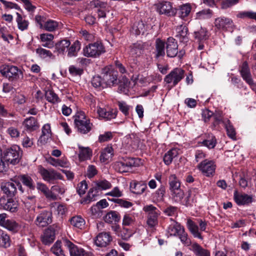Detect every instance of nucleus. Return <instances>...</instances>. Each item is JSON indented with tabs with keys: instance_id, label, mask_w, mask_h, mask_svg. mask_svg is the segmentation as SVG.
I'll return each mask as SVG.
<instances>
[{
	"instance_id": "1",
	"label": "nucleus",
	"mask_w": 256,
	"mask_h": 256,
	"mask_svg": "<svg viewBox=\"0 0 256 256\" xmlns=\"http://www.w3.org/2000/svg\"><path fill=\"white\" fill-rule=\"evenodd\" d=\"M22 156V152L20 148L16 145L7 148L4 152L2 157L0 158V172L6 171L8 164L13 165L18 164Z\"/></svg>"
},
{
	"instance_id": "2",
	"label": "nucleus",
	"mask_w": 256,
	"mask_h": 256,
	"mask_svg": "<svg viewBox=\"0 0 256 256\" xmlns=\"http://www.w3.org/2000/svg\"><path fill=\"white\" fill-rule=\"evenodd\" d=\"M103 84L106 87L116 86L119 81L118 79V72L112 66H108L102 70Z\"/></svg>"
},
{
	"instance_id": "3",
	"label": "nucleus",
	"mask_w": 256,
	"mask_h": 256,
	"mask_svg": "<svg viewBox=\"0 0 256 256\" xmlns=\"http://www.w3.org/2000/svg\"><path fill=\"white\" fill-rule=\"evenodd\" d=\"M74 124L78 132L82 134H87L92 129V124L86 118L83 112L78 113L74 116Z\"/></svg>"
},
{
	"instance_id": "4",
	"label": "nucleus",
	"mask_w": 256,
	"mask_h": 256,
	"mask_svg": "<svg viewBox=\"0 0 256 256\" xmlns=\"http://www.w3.org/2000/svg\"><path fill=\"white\" fill-rule=\"evenodd\" d=\"M83 51L85 56L92 58L98 57L106 52L104 46L100 42L88 44Z\"/></svg>"
},
{
	"instance_id": "5",
	"label": "nucleus",
	"mask_w": 256,
	"mask_h": 256,
	"mask_svg": "<svg viewBox=\"0 0 256 256\" xmlns=\"http://www.w3.org/2000/svg\"><path fill=\"white\" fill-rule=\"evenodd\" d=\"M143 210L148 214L147 224L153 228L158 224V218L160 215L159 210L152 204L146 205L143 208Z\"/></svg>"
},
{
	"instance_id": "6",
	"label": "nucleus",
	"mask_w": 256,
	"mask_h": 256,
	"mask_svg": "<svg viewBox=\"0 0 256 256\" xmlns=\"http://www.w3.org/2000/svg\"><path fill=\"white\" fill-rule=\"evenodd\" d=\"M239 72L242 79L256 93V84L254 82L248 64L246 61L244 62L240 66Z\"/></svg>"
},
{
	"instance_id": "7",
	"label": "nucleus",
	"mask_w": 256,
	"mask_h": 256,
	"mask_svg": "<svg viewBox=\"0 0 256 256\" xmlns=\"http://www.w3.org/2000/svg\"><path fill=\"white\" fill-rule=\"evenodd\" d=\"M38 172L42 179L50 184H54V180L62 178V176L60 173L52 168L46 169L40 166L38 168Z\"/></svg>"
},
{
	"instance_id": "8",
	"label": "nucleus",
	"mask_w": 256,
	"mask_h": 256,
	"mask_svg": "<svg viewBox=\"0 0 256 256\" xmlns=\"http://www.w3.org/2000/svg\"><path fill=\"white\" fill-rule=\"evenodd\" d=\"M1 74L9 80H13L22 76V74L16 66L11 65H3L0 67Z\"/></svg>"
},
{
	"instance_id": "9",
	"label": "nucleus",
	"mask_w": 256,
	"mask_h": 256,
	"mask_svg": "<svg viewBox=\"0 0 256 256\" xmlns=\"http://www.w3.org/2000/svg\"><path fill=\"white\" fill-rule=\"evenodd\" d=\"M184 71L180 68H174L166 75L164 80L167 84H172V86H176L184 78Z\"/></svg>"
},
{
	"instance_id": "10",
	"label": "nucleus",
	"mask_w": 256,
	"mask_h": 256,
	"mask_svg": "<svg viewBox=\"0 0 256 256\" xmlns=\"http://www.w3.org/2000/svg\"><path fill=\"white\" fill-rule=\"evenodd\" d=\"M216 167V164L212 160L207 159L202 160L197 166L198 168L206 176H214Z\"/></svg>"
},
{
	"instance_id": "11",
	"label": "nucleus",
	"mask_w": 256,
	"mask_h": 256,
	"mask_svg": "<svg viewBox=\"0 0 256 256\" xmlns=\"http://www.w3.org/2000/svg\"><path fill=\"white\" fill-rule=\"evenodd\" d=\"M64 242L69 250L70 256H94L92 252L79 248L68 240H64Z\"/></svg>"
},
{
	"instance_id": "12",
	"label": "nucleus",
	"mask_w": 256,
	"mask_h": 256,
	"mask_svg": "<svg viewBox=\"0 0 256 256\" xmlns=\"http://www.w3.org/2000/svg\"><path fill=\"white\" fill-rule=\"evenodd\" d=\"M52 222V213L48 211H43L37 216L35 220V224L39 227H45Z\"/></svg>"
},
{
	"instance_id": "13",
	"label": "nucleus",
	"mask_w": 256,
	"mask_h": 256,
	"mask_svg": "<svg viewBox=\"0 0 256 256\" xmlns=\"http://www.w3.org/2000/svg\"><path fill=\"white\" fill-rule=\"evenodd\" d=\"M178 44L176 40L173 38L170 37L166 42V50L168 56L174 58L178 54Z\"/></svg>"
},
{
	"instance_id": "14",
	"label": "nucleus",
	"mask_w": 256,
	"mask_h": 256,
	"mask_svg": "<svg viewBox=\"0 0 256 256\" xmlns=\"http://www.w3.org/2000/svg\"><path fill=\"white\" fill-rule=\"evenodd\" d=\"M112 240L110 234L103 232L99 234L95 239L96 244L100 247H106L108 246Z\"/></svg>"
},
{
	"instance_id": "15",
	"label": "nucleus",
	"mask_w": 256,
	"mask_h": 256,
	"mask_svg": "<svg viewBox=\"0 0 256 256\" xmlns=\"http://www.w3.org/2000/svg\"><path fill=\"white\" fill-rule=\"evenodd\" d=\"M158 12L160 14H164L169 16H173L175 12L172 8L170 2H163L156 4Z\"/></svg>"
},
{
	"instance_id": "16",
	"label": "nucleus",
	"mask_w": 256,
	"mask_h": 256,
	"mask_svg": "<svg viewBox=\"0 0 256 256\" xmlns=\"http://www.w3.org/2000/svg\"><path fill=\"white\" fill-rule=\"evenodd\" d=\"M234 199L238 205L248 204L252 202V196L246 194H240L236 191L234 193Z\"/></svg>"
},
{
	"instance_id": "17",
	"label": "nucleus",
	"mask_w": 256,
	"mask_h": 256,
	"mask_svg": "<svg viewBox=\"0 0 256 256\" xmlns=\"http://www.w3.org/2000/svg\"><path fill=\"white\" fill-rule=\"evenodd\" d=\"M176 37L181 42L186 43L188 42V28L186 26L180 24L177 26Z\"/></svg>"
},
{
	"instance_id": "18",
	"label": "nucleus",
	"mask_w": 256,
	"mask_h": 256,
	"mask_svg": "<svg viewBox=\"0 0 256 256\" xmlns=\"http://www.w3.org/2000/svg\"><path fill=\"white\" fill-rule=\"evenodd\" d=\"M232 24V20L228 18L220 17L216 19L215 26L219 30H226Z\"/></svg>"
},
{
	"instance_id": "19",
	"label": "nucleus",
	"mask_w": 256,
	"mask_h": 256,
	"mask_svg": "<svg viewBox=\"0 0 256 256\" xmlns=\"http://www.w3.org/2000/svg\"><path fill=\"white\" fill-rule=\"evenodd\" d=\"M146 188V184L142 182L133 181L130 184V190L137 194H143Z\"/></svg>"
},
{
	"instance_id": "20",
	"label": "nucleus",
	"mask_w": 256,
	"mask_h": 256,
	"mask_svg": "<svg viewBox=\"0 0 256 256\" xmlns=\"http://www.w3.org/2000/svg\"><path fill=\"white\" fill-rule=\"evenodd\" d=\"M1 188L3 192L9 197L14 196L17 192L15 184L12 182L2 183Z\"/></svg>"
},
{
	"instance_id": "21",
	"label": "nucleus",
	"mask_w": 256,
	"mask_h": 256,
	"mask_svg": "<svg viewBox=\"0 0 256 256\" xmlns=\"http://www.w3.org/2000/svg\"><path fill=\"white\" fill-rule=\"evenodd\" d=\"M36 188L44 194L48 199L52 200H56V196L50 191L45 184L38 182L37 184Z\"/></svg>"
},
{
	"instance_id": "22",
	"label": "nucleus",
	"mask_w": 256,
	"mask_h": 256,
	"mask_svg": "<svg viewBox=\"0 0 256 256\" xmlns=\"http://www.w3.org/2000/svg\"><path fill=\"white\" fill-rule=\"evenodd\" d=\"M54 238V231L52 229L50 228L46 230L42 238L43 244L46 245H48L52 243Z\"/></svg>"
},
{
	"instance_id": "23",
	"label": "nucleus",
	"mask_w": 256,
	"mask_h": 256,
	"mask_svg": "<svg viewBox=\"0 0 256 256\" xmlns=\"http://www.w3.org/2000/svg\"><path fill=\"white\" fill-rule=\"evenodd\" d=\"M184 228L176 222H173L168 227V233L170 236H177L180 232L182 231Z\"/></svg>"
},
{
	"instance_id": "24",
	"label": "nucleus",
	"mask_w": 256,
	"mask_h": 256,
	"mask_svg": "<svg viewBox=\"0 0 256 256\" xmlns=\"http://www.w3.org/2000/svg\"><path fill=\"white\" fill-rule=\"evenodd\" d=\"M51 136L50 126L47 124H44L42 128V134L40 136L38 142L42 144L46 142L47 140Z\"/></svg>"
},
{
	"instance_id": "25",
	"label": "nucleus",
	"mask_w": 256,
	"mask_h": 256,
	"mask_svg": "<svg viewBox=\"0 0 256 256\" xmlns=\"http://www.w3.org/2000/svg\"><path fill=\"white\" fill-rule=\"evenodd\" d=\"M191 250H192L196 256H210V252L196 243L192 245Z\"/></svg>"
},
{
	"instance_id": "26",
	"label": "nucleus",
	"mask_w": 256,
	"mask_h": 256,
	"mask_svg": "<svg viewBox=\"0 0 256 256\" xmlns=\"http://www.w3.org/2000/svg\"><path fill=\"white\" fill-rule=\"evenodd\" d=\"M23 125L28 130L34 131L38 128V124L36 118L34 117H30L24 120Z\"/></svg>"
},
{
	"instance_id": "27",
	"label": "nucleus",
	"mask_w": 256,
	"mask_h": 256,
	"mask_svg": "<svg viewBox=\"0 0 256 256\" xmlns=\"http://www.w3.org/2000/svg\"><path fill=\"white\" fill-rule=\"evenodd\" d=\"M178 154V150L173 148L168 150L164 156L163 160L166 165L170 164L173 159L177 157Z\"/></svg>"
},
{
	"instance_id": "28",
	"label": "nucleus",
	"mask_w": 256,
	"mask_h": 256,
	"mask_svg": "<svg viewBox=\"0 0 256 256\" xmlns=\"http://www.w3.org/2000/svg\"><path fill=\"white\" fill-rule=\"evenodd\" d=\"M17 17L16 22L18 24V27L19 30L22 31L26 30L28 28L29 22L26 20L24 18L22 17L20 14L18 12L16 13Z\"/></svg>"
},
{
	"instance_id": "29",
	"label": "nucleus",
	"mask_w": 256,
	"mask_h": 256,
	"mask_svg": "<svg viewBox=\"0 0 256 256\" xmlns=\"http://www.w3.org/2000/svg\"><path fill=\"white\" fill-rule=\"evenodd\" d=\"M188 228L193 236L200 240L202 239L200 233L198 232V226L192 220H188L187 222Z\"/></svg>"
},
{
	"instance_id": "30",
	"label": "nucleus",
	"mask_w": 256,
	"mask_h": 256,
	"mask_svg": "<svg viewBox=\"0 0 256 256\" xmlns=\"http://www.w3.org/2000/svg\"><path fill=\"white\" fill-rule=\"evenodd\" d=\"M164 42L160 40L157 39L156 42V58H158L160 56H163L165 54L164 52Z\"/></svg>"
},
{
	"instance_id": "31",
	"label": "nucleus",
	"mask_w": 256,
	"mask_h": 256,
	"mask_svg": "<svg viewBox=\"0 0 256 256\" xmlns=\"http://www.w3.org/2000/svg\"><path fill=\"white\" fill-rule=\"evenodd\" d=\"M169 190L170 192L180 188V182L175 174H171L168 178Z\"/></svg>"
},
{
	"instance_id": "32",
	"label": "nucleus",
	"mask_w": 256,
	"mask_h": 256,
	"mask_svg": "<svg viewBox=\"0 0 256 256\" xmlns=\"http://www.w3.org/2000/svg\"><path fill=\"white\" fill-rule=\"evenodd\" d=\"M112 148L108 146L102 150L100 156V160L102 162H106L110 158H112Z\"/></svg>"
},
{
	"instance_id": "33",
	"label": "nucleus",
	"mask_w": 256,
	"mask_h": 256,
	"mask_svg": "<svg viewBox=\"0 0 256 256\" xmlns=\"http://www.w3.org/2000/svg\"><path fill=\"white\" fill-rule=\"evenodd\" d=\"M60 26V24L52 20H48L44 23V26L43 28L44 30L52 32L57 30Z\"/></svg>"
},
{
	"instance_id": "34",
	"label": "nucleus",
	"mask_w": 256,
	"mask_h": 256,
	"mask_svg": "<svg viewBox=\"0 0 256 256\" xmlns=\"http://www.w3.org/2000/svg\"><path fill=\"white\" fill-rule=\"evenodd\" d=\"M18 179L30 189L34 190V182L32 178L28 174H22L18 176Z\"/></svg>"
},
{
	"instance_id": "35",
	"label": "nucleus",
	"mask_w": 256,
	"mask_h": 256,
	"mask_svg": "<svg viewBox=\"0 0 256 256\" xmlns=\"http://www.w3.org/2000/svg\"><path fill=\"white\" fill-rule=\"evenodd\" d=\"M10 245L9 236L5 232L0 230V247L7 248Z\"/></svg>"
},
{
	"instance_id": "36",
	"label": "nucleus",
	"mask_w": 256,
	"mask_h": 256,
	"mask_svg": "<svg viewBox=\"0 0 256 256\" xmlns=\"http://www.w3.org/2000/svg\"><path fill=\"white\" fill-rule=\"evenodd\" d=\"M120 218V214L116 211H111L108 212L104 218L105 222L108 223L118 222Z\"/></svg>"
},
{
	"instance_id": "37",
	"label": "nucleus",
	"mask_w": 256,
	"mask_h": 256,
	"mask_svg": "<svg viewBox=\"0 0 256 256\" xmlns=\"http://www.w3.org/2000/svg\"><path fill=\"white\" fill-rule=\"evenodd\" d=\"M172 200L176 202H180L184 197V193L181 188L170 192Z\"/></svg>"
},
{
	"instance_id": "38",
	"label": "nucleus",
	"mask_w": 256,
	"mask_h": 256,
	"mask_svg": "<svg viewBox=\"0 0 256 256\" xmlns=\"http://www.w3.org/2000/svg\"><path fill=\"white\" fill-rule=\"evenodd\" d=\"M80 149L79 158L80 160H84L90 158L92 154V152L88 147L84 148L78 146Z\"/></svg>"
},
{
	"instance_id": "39",
	"label": "nucleus",
	"mask_w": 256,
	"mask_h": 256,
	"mask_svg": "<svg viewBox=\"0 0 256 256\" xmlns=\"http://www.w3.org/2000/svg\"><path fill=\"white\" fill-rule=\"evenodd\" d=\"M70 222L74 227L82 229L85 224L84 220L80 216H74L70 220Z\"/></svg>"
},
{
	"instance_id": "40",
	"label": "nucleus",
	"mask_w": 256,
	"mask_h": 256,
	"mask_svg": "<svg viewBox=\"0 0 256 256\" xmlns=\"http://www.w3.org/2000/svg\"><path fill=\"white\" fill-rule=\"evenodd\" d=\"M70 44V42L68 40H63L56 42L55 45L56 50L60 54L64 53Z\"/></svg>"
},
{
	"instance_id": "41",
	"label": "nucleus",
	"mask_w": 256,
	"mask_h": 256,
	"mask_svg": "<svg viewBox=\"0 0 256 256\" xmlns=\"http://www.w3.org/2000/svg\"><path fill=\"white\" fill-rule=\"evenodd\" d=\"M80 49V44L76 40L74 42L68 50V57H74L77 56L78 52Z\"/></svg>"
},
{
	"instance_id": "42",
	"label": "nucleus",
	"mask_w": 256,
	"mask_h": 256,
	"mask_svg": "<svg viewBox=\"0 0 256 256\" xmlns=\"http://www.w3.org/2000/svg\"><path fill=\"white\" fill-rule=\"evenodd\" d=\"M146 28L142 22L140 21L136 22L132 27V32L135 35L144 34Z\"/></svg>"
},
{
	"instance_id": "43",
	"label": "nucleus",
	"mask_w": 256,
	"mask_h": 256,
	"mask_svg": "<svg viewBox=\"0 0 256 256\" xmlns=\"http://www.w3.org/2000/svg\"><path fill=\"white\" fill-rule=\"evenodd\" d=\"M223 122L228 136L232 139L236 140V131L230 120H226V122Z\"/></svg>"
},
{
	"instance_id": "44",
	"label": "nucleus",
	"mask_w": 256,
	"mask_h": 256,
	"mask_svg": "<svg viewBox=\"0 0 256 256\" xmlns=\"http://www.w3.org/2000/svg\"><path fill=\"white\" fill-rule=\"evenodd\" d=\"M191 9L189 4H186L181 6L178 12V16L182 18L187 16L190 12Z\"/></svg>"
},
{
	"instance_id": "45",
	"label": "nucleus",
	"mask_w": 256,
	"mask_h": 256,
	"mask_svg": "<svg viewBox=\"0 0 256 256\" xmlns=\"http://www.w3.org/2000/svg\"><path fill=\"white\" fill-rule=\"evenodd\" d=\"M3 227L10 231L16 232L18 230L19 225L14 220L7 219L6 224H4Z\"/></svg>"
},
{
	"instance_id": "46",
	"label": "nucleus",
	"mask_w": 256,
	"mask_h": 256,
	"mask_svg": "<svg viewBox=\"0 0 256 256\" xmlns=\"http://www.w3.org/2000/svg\"><path fill=\"white\" fill-rule=\"evenodd\" d=\"M18 204L16 200L12 198L8 199L7 206L6 210H9L12 212H16L18 210Z\"/></svg>"
},
{
	"instance_id": "47",
	"label": "nucleus",
	"mask_w": 256,
	"mask_h": 256,
	"mask_svg": "<svg viewBox=\"0 0 256 256\" xmlns=\"http://www.w3.org/2000/svg\"><path fill=\"white\" fill-rule=\"evenodd\" d=\"M62 242L56 241L51 248L52 252L56 256H65L61 248Z\"/></svg>"
},
{
	"instance_id": "48",
	"label": "nucleus",
	"mask_w": 256,
	"mask_h": 256,
	"mask_svg": "<svg viewBox=\"0 0 256 256\" xmlns=\"http://www.w3.org/2000/svg\"><path fill=\"white\" fill-rule=\"evenodd\" d=\"M194 34L195 38L200 42L206 40L208 37L207 31L206 29L202 28H201L199 30L195 32Z\"/></svg>"
},
{
	"instance_id": "49",
	"label": "nucleus",
	"mask_w": 256,
	"mask_h": 256,
	"mask_svg": "<svg viewBox=\"0 0 256 256\" xmlns=\"http://www.w3.org/2000/svg\"><path fill=\"white\" fill-rule=\"evenodd\" d=\"M45 96L46 100L54 104L60 101L57 94L52 90H48L46 91Z\"/></svg>"
},
{
	"instance_id": "50",
	"label": "nucleus",
	"mask_w": 256,
	"mask_h": 256,
	"mask_svg": "<svg viewBox=\"0 0 256 256\" xmlns=\"http://www.w3.org/2000/svg\"><path fill=\"white\" fill-rule=\"evenodd\" d=\"M144 46L142 42L134 44L131 48V53L132 54L140 56L143 52Z\"/></svg>"
},
{
	"instance_id": "51",
	"label": "nucleus",
	"mask_w": 256,
	"mask_h": 256,
	"mask_svg": "<svg viewBox=\"0 0 256 256\" xmlns=\"http://www.w3.org/2000/svg\"><path fill=\"white\" fill-rule=\"evenodd\" d=\"M202 144L204 146L210 149L214 148L216 144V140L215 137L214 136L212 135L211 136H209L208 140L207 139L204 140L202 142Z\"/></svg>"
},
{
	"instance_id": "52",
	"label": "nucleus",
	"mask_w": 256,
	"mask_h": 256,
	"mask_svg": "<svg viewBox=\"0 0 256 256\" xmlns=\"http://www.w3.org/2000/svg\"><path fill=\"white\" fill-rule=\"evenodd\" d=\"M36 52L41 58H52L53 56V54L50 51L42 48H37L36 50Z\"/></svg>"
},
{
	"instance_id": "53",
	"label": "nucleus",
	"mask_w": 256,
	"mask_h": 256,
	"mask_svg": "<svg viewBox=\"0 0 256 256\" xmlns=\"http://www.w3.org/2000/svg\"><path fill=\"white\" fill-rule=\"evenodd\" d=\"M184 204L186 206L190 205L192 203L196 202L195 198V191L194 190H190L188 192V195L185 199Z\"/></svg>"
},
{
	"instance_id": "54",
	"label": "nucleus",
	"mask_w": 256,
	"mask_h": 256,
	"mask_svg": "<svg viewBox=\"0 0 256 256\" xmlns=\"http://www.w3.org/2000/svg\"><path fill=\"white\" fill-rule=\"evenodd\" d=\"M178 236H179L180 241L184 245L188 246L190 244V240L188 238V234L185 232L184 228L182 229V231L180 232Z\"/></svg>"
},
{
	"instance_id": "55",
	"label": "nucleus",
	"mask_w": 256,
	"mask_h": 256,
	"mask_svg": "<svg viewBox=\"0 0 256 256\" xmlns=\"http://www.w3.org/2000/svg\"><path fill=\"white\" fill-rule=\"evenodd\" d=\"M104 80L100 76H97L93 77L92 80V85L96 88H104L105 86L103 84Z\"/></svg>"
},
{
	"instance_id": "56",
	"label": "nucleus",
	"mask_w": 256,
	"mask_h": 256,
	"mask_svg": "<svg viewBox=\"0 0 256 256\" xmlns=\"http://www.w3.org/2000/svg\"><path fill=\"white\" fill-rule=\"evenodd\" d=\"M118 235L122 239L127 240L132 236V232L128 229L124 228L118 232Z\"/></svg>"
},
{
	"instance_id": "57",
	"label": "nucleus",
	"mask_w": 256,
	"mask_h": 256,
	"mask_svg": "<svg viewBox=\"0 0 256 256\" xmlns=\"http://www.w3.org/2000/svg\"><path fill=\"white\" fill-rule=\"evenodd\" d=\"M114 167L116 170L120 172H128V170L126 168L124 160L116 162L114 164Z\"/></svg>"
},
{
	"instance_id": "58",
	"label": "nucleus",
	"mask_w": 256,
	"mask_h": 256,
	"mask_svg": "<svg viewBox=\"0 0 256 256\" xmlns=\"http://www.w3.org/2000/svg\"><path fill=\"white\" fill-rule=\"evenodd\" d=\"M112 133L110 132H106L99 136L98 141L100 142H108L112 140Z\"/></svg>"
},
{
	"instance_id": "59",
	"label": "nucleus",
	"mask_w": 256,
	"mask_h": 256,
	"mask_svg": "<svg viewBox=\"0 0 256 256\" xmlns=\"http://www.w3.org/2000/svg\"><path fill=\"white\" fill-rule=\"evenodd\" d=\"M237 16L240 18H248L256 20V12H244L239 13Z\"/></svg>"
},
{
	"instance_id": "60",
	"label": "nucleus",
	"mask_w": 256,
	"mask_h": 256,
	"mask_svg": "<svg viewBox=\"0 0 256 256\" xmlns=\"http://www.w3.org/2000/svg\"><path fill=\"white\" fill-rule=\"evenodd\" d=\"M87 188L88 184L86 181L82 180L78 185L77 192L80 196H82L85 194Z\"/></svg>"
},
{
	"instance_id": "61",
	"label": "nucleus",
	"mask_w": 256,
	"mask_h": 256,
	"mask_svg": "<svg viewBox=\"0 0 256 256\" xmlns=\"http://www.w3.org/2000/svg\"><path fill=\"white\" fill-rule=\"evenodd\" d=\"M240 0H222V8L226 9L230 8L239 2Z\"/></svg>"
},
{
	"instance_id": "62",
	"label": "nucleus",
	"mask_w": 256,
	"mask_h": 256,
	"mask_svg": "<svg viewBox=\"0 0 256 256\" xmlns=\"http://www.w3.org/2000/svg\"><path fill=\"white\" fill-rule=\"evenodd\" d=\"M91 6L94 8L95 11L96 9H104L106 8V4L98 0H94L90 2Z\"/></svg>"
},
{
	"instance_id": "63",
	"label": "nucleus",
	"mask_w": 256,
	"mask_h": 256,
	"mask_svg": "<svg viewBox=\"0 0 256 256\" xmlns=\"http://www.w3.org/2000/svg\"><path fill=\"white\" fill-rule=\"evenodd\" d=\"M211 10H203L196 14V18L198 19L208 18L210 17Z\"/></svg>"
},
{
	"instance_id": "64",
	"label": "nucleus",
	"mask_w": 256,
	"mask_h": 256,
	"mask_svg": "<svg viewBox=\"0 0 256 256\" xmlns=\"http://www.w3.org/2000/svg\"><path fill=\"white\" fill-rule=\"evenodd\" d=\"M70 73L74 76H80L83 73L82 69L74 66H70L68 68Z\"/></svg>"
}]
</instances>
